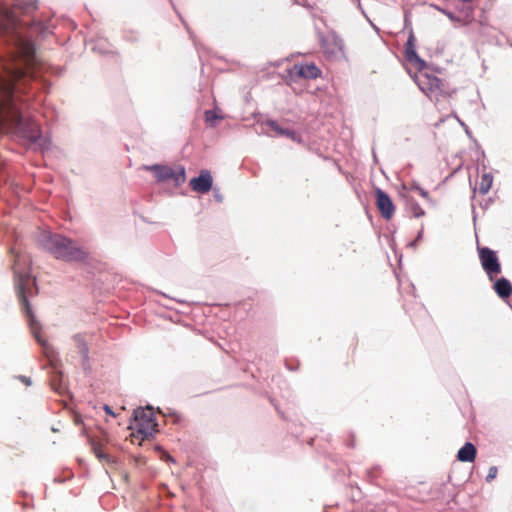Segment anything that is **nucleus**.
<instances>
[{"mask_svg": "<svg viewBox=\"0 0 512 512\" xmlns=\"http://www.w3.org/2000/svg\"><path fill=\"white\" fill-rule=\"evenodd\" d=\"M36 8L33 0L25 3L16 0L13 9H0V36L9 46L7 55L0 56V132H11L30 142L39 139L40 127L22 116L15 92H25L27 83L36 79L38 60L29 38L43 34L47 28L41 22H33L24 32V23L17 18L16 11L27 13Z\"/></svg>", "mask_w": 512, "mask_h": 512, "instance_id": "1", "label": "nucleus"}, {"mask_svg": "<svg viewBox=\"0 0 512 512\" xmlns=\"http://www.w3.org/2000/svg\"><path fill=\"white\" fill-rule=\"evenodd\" d=\"M13 269L15 275V286L17 290L18 299L21 305V310L28 319L29 327L36 340L42 345L46 346L45 340L40 335V324L36 321L32 312L28 297L37 294L35 281L31 279L30 265L27 258L20 254L15 255L13 262Z\"/></svg>", "mask_w": 512, "mask_h": 512, "instance_id": "2", "label": "nucleus"}, {"mask_svg": "<svg viewBox=\"0 0 512 512\" xmlns=\"http://www.w3.org/2000/svg\"><path fill=\"white\" fill-rule=\"evenodd\" d=\"M44 248L56 259L66 262L85 261L89 252L75 241L59 234L48 235L43 241Z\"/></svg>", "mask_w": 512, "mask_h": 512, "instance_id": "3", "label": "nucleus"}, {"mask_svg": "<svg viewBox=\"0 0 512 512\" xmlns=\"http://www.w3.org/2000/svg\"><path fill=\"white\" fill-rule=\"evenodd\" d=\"M157 423L152 408H138L134 412V422L132 429L133 436L137 439L144 440L152 437L156 432Z\"/></svg>", "mask_w": 512, "mask_h": 512, "instance_id": "4", "label": "nucleus"}, {"mask_svg": "<svg viewBox=\"0 0 512 512\" xmlns=\"http://www.w3.org/2000/svg\"><path fill=\"white\" fill-rule=\"evenodd\" d=\"M144 169L152 172L159 182L172 180L176 185H181L185 181V169L182 166L170 167L156 164L146 165Z\"/></svg>", "mask_w": 512, "mask_h": 512, "instance_id": "5", "label": "nucleus"}, {"mask_svg": "<svg viewBox=\"0 0 512 512\" xmlns=\"http://www.w3.org/2000/svg\"><path fill=\"white\" fill-rule=\"evenodd\" d=\"M321 48L329 59L338 60L345 57L344 43L335 32H327L320 36Z\"/></svg>", "mask_w": 512, "mask_h": 512, "instance_id": "6", "label": "nucleus"}, {"mask_svg": "<svg viewBox=\"0 0 512 512\" xmlns=\"http://www.w3.org/2000/svg\"><path fill=\"white\" fill-rule=\"evenodd\" d=\"M418 87L430 98L438 101V97L446 95L448 92L444 89L441 80L427 73L418 76Z\"/></svg>", "mask_w": 512, "mask_h": 512, "instance_id": "7", "label": "nucleus"}, {"mask_svg": "<svg viewBox=\"0 0 512 512\" xmlns=\"http://www.w3.org/2000/svg\"><path fill=\"white\" fill-rule=\"evenodd\" d=\"M478 252L483 270L486 272L488 278L493 281L501 272V266L496 252L487 247L478 248Z\"/></svg>", "mask_w": 512, "mask_h": 512, "instance_id": "8", "label": "nucleus"}, {"mask_svg": "<svg viewBox=\"0 0 512 512\" xmlns=\"http://www.w3.org/2000/svg\"><path fill=\"white\" fill-rule=\"evenodd\" d=\"M402 55L406 71L409 73L413 80H416V50L412 30L410 31V35L404 44Z\"/></svg>", "mask_w": 512, "mask_h": 512, "instance_id": "9", "label": "nucleus"}, {"mask_svg": "<svg viewBox=\"0 0 512 512\" xmlns=\"http://www.w3.org/2000/svg\"><path fill=\"white\" fill-rule=\"evenodd\" d=\"M291 79H317L321 75V70L314 63L294 64L290 70Z\"/></svg>", "mask_w": 512, "mask_h": 512, "instance_id": "10", "label": "nucleus"}, {"mask_svg": "<svg viewBox=\"0 0 512 512\" xmlns=\"http://www.w3.org/2000/svg\"><path fill=\"white\" fill-rule=\"evenodd\" d=\"M375 204L384 219L389 220L393 217L395 212L394 204L389 195L379 188L375 189Z\"/></svg>", "mask_w": 512, "mask_h": 512, "instance_id": "11", "label": "nucleus"}, {"mask_svg": "<svg viewBox=\"0 0 512 512\" xmlns=\"http://www.w3.org/2000/svg\"><path fill=\"white\" fill-rule=\"evenodd\" d=\"M190 187L197 193H207L212 187V176L208 170H202L198 177L190 180Z\"/></svg>", "mask_w": 512, "mask_h": 512, "instance_id": "12", "label": "nucleus"}, {"mask_svg": "<svg viewBox=\"0 0 512 512\" xmlns=\"http://www.w3.org/2000/svg\"><path fill=\"white\" fill-rule=\"evenodd\" d=\"M266 125L271 131L275 132L277 136L287 137L298 143L301 142L300 136L294 130L282 128L276 121L269 120L266 122Z\"/></svg>", "mask_w": 512, "mask_h": 512, "instance_id": "13", "label": "nucleus"}, {"mask_svg": "<svg viewBox=\"0 0 512 512\" xmlns=\"http://www.w3.org/2000/svg\"><path fill=\"white\" fill-rule=\"evenodd\" d=\"M476 448L471 442H466L457 453L460 462H473L476 458Z\"/></svg>", "mask_w": 512, "mask_h": 512, "instance_id": "14", "label": "nucleus"}, {"mask_svg": "<svg viewBox=\"0 0 512 512\" xmlns=\"http://www.w3.org/2000/svg\"><path fill=\"white\" fill-rule=\"evenodd\" d=\"M493 288L500 298H508L512 292V286L506 278L495 281Z\"/></svg>", "mask_w": 512, "mask_h": 512, "instance_id": "15", "label": "nucleus"}, {"mask_svg": "<svg viewBox=\"0 0 512 512\" xmlns=\"http://www.w3.org/2000/svg\"><path fill=\"white\" fill-rule=\"evenodd\" d=\"M90 443H91V449H92L93 453L100 461H104L107 463L112 461L111 456L105 452L104 445L102 444V442L100 440H96L93 438V439H91Z\"/></svg>", "mask_w": 512, "mask_h": 512, "instance_id": "16", "label": "nucleus"}, {"mask_svg": "<svg viewBox=\"0 0 512 512\" xmlns=\"http://www.w3.org/2000/svg\"><path fill=\"white\" fill-rule=\"evenodd\" d=\"M493 184V176L491 173H483L479 182V192L487 194Z\"/></svg>", "mask_w": 512, "mask_h": 512, "instance_id": "17", "label": "nucleus"}, {"mask_svg": "<svg viewBox=\"0 0 512 512\" xmlns=\"http://www.w3.org/2000/svg\"><path fill=\"white\" fill-rule=\"evenodd\" d=\"M75 340L79 343L78 344V348H79V351L80 353L86 357L87 354H88V347L86 346L85 343L82 342V338L80 336H76L75 337Z\"/></svg>", "mask_w": 512, "mask_h": 512, "instance_id": "18", "label": "nucleus"}, {"mask_svg": "<svg viewBox=\"0 0 512 512\" xmlns=\"http://www.w3.org/2000/svg\"><path fill=\"white\" fill-rule=\"evenodd\" d=\"M497 472H498L497 467L491 466L488 470V474L486 476V481L491 482L492 480H494L497 476Z\"/></svg>", "mask_w": 512, "mask_h": 512, "instance_id": "19", "label": "nucleus"}, {"mask_svg": "<svg viewBox=\"0 0 512 512\" xmlns=\"http://www.w3.org/2000/svg\"><path fill=\"white\" fill-rule=\"evenodd\" d=\"M205 118L207 122L213 123L214 120L218 119V116L213 111H206Z\"/></svg>", "mask_w": 512, "mask_h": 512, "instance_id": "20", "label": "nucleus"}, {"mask_svg": "<svg viewBox=\"0 0 512 512\" xmlns=\"http://www.w3.org/2000/svg\"><path fill=\"white\" fill-rule=\"evenodd\" d=\"M418 191L420 192L421 196H422L423 198H425V199L427 200V202H428L431 206H433V205H434V203L429 199V197H428V193H427L426 191H424V190L420 189L419 187H418Z\"/></svg>", "mask_w": 512, "mask_h": 512, "instance_id": "21", "label": "nucleus"}, {"mask_svg": "<svg viewBox=\"0 0 512 512\" xmlns=\"http://www.w3.org/2000/svg\"><path fill=\"white\" fill-rule=\"evenodd\" d=\"M57 377H58V375L56 374V375L51 379V385H52V387H53L55 390H58V389H59V388L57 387V384H56V383H58Z\"/></svg>", "mask_w": 512, "mask_h": 512, "instance_id": "22", "label": "nucleus"}, {"mask_svg": "<svg viewBox=\"0 0 512 512\" xmlns=\"http://www.w3.org/2000/svg\"><path fill=\"white\" fill-rule=\"evenodd\" d=\"M57 377H58V375L56 374V375L51 379V385H52V387H53L55 390H58V389H59V388L57 387V384H56V383H58Z\"/></svg>", "mask_w": 512, "mask_h": 512, "instance_id": "23", "label": "nucleus"}, {"mask_svg": "<svg viewBox=\"0 0 512 512\" xmlns=\"http://www.w3.org/2000/svg\"><path fill=\"white\" fill-rule=\"evenodd\" d=\"M104 411L106 412V414L108 415H111V416H115L114 412L112 411L111 407L108 406V405H104L103 407Z\"/></svg>", "mask_w": 512, "mask_h": 512, "instance_id": "24", "label": "nucleus"}, {"mask_svg": "<svg viewBox=\"0 0 512 512\" xmlns=\"http://www.w3.org/2000/svg\"><path fill=\"white\" fill-rule=\"evenodd\" d=\"M443 13L451 20L456 21V17L451 12L443 11Z\"/></svg>", "mask_w": 512, "mask_h": 512, "instance_id": "25", "label": "nucleus"}, {"mask_svg": "<svg viewBox=\"0 0 512 512\" xmlns=\"http://www.w3.org/2000/svg\"><path fill=\"white\" fill-rule=\"evenodd\" d=\"M417 62H418V71H420L425 66V62L422 59H420L419 57L417 59Z\"/></svg>", "mask_w": 512, "mask_h": 512, "instance_id": "26", "label": "nucleus"}, {"mask_svg": "<svg viewBox=\"0 0 512 512\" xmlns=\"http://www.w3.org/2000/svg\"><path fill=\"white\" fill-rule=\"evenodd\" d=\"M424 214H425V212L418 207V212H417L418 217L423 216Z\"/></svg>", "mask_w": 512, "mask_h": 512, "instance_id": "27", "label": "nucleus"}, {"mask_svg": "<svg viewBox=\"0 0 512 512\" xmlns=\"http://www.w3.org/2000/svg\"><path fill=\"white\" fill-rule=\"evenodd\" d=\"M454 117L459 121V123H460L462 126H464V122H461V121L459 120V118H458L456 115H454Z\"/></svg>", "mask_w": 512, "mask_h": 512, "instance_id": "28", "label": "nucleus"}]
</instances>
